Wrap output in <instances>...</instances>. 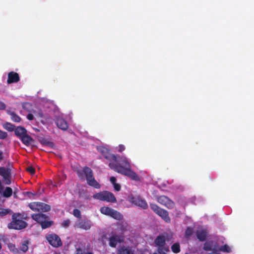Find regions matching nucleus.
Segmentation results:
<instances>
[{"label": "nucleus", "mask_w": 254, "mask_h": 254, "mask_svg": "<svg viewBox=\"0 0 254 254\" xmlns=\"http://www.w3.org/2000/svg\"><path fill=\"white\" fill-rule=\"evenodd\" d=\"M14 133L18 138L20 139L21 136H24L26 133H27V130L24 127L19 126L15 128Z\"/></svg>", "instance_id": "16"}, {"label": "nucleus", "mask_w": 254, "mask_h": 254, "mask_svg": "<svg viewBox=\"0 0 254 254\" xmlns=\"http://www.w3.org/2000/svg\"><path fill=\"white\" fill-rule=\"evenodd\" d=\"M46 239L49 243L54 247L58 248L62 246L60 237L56 234H49L46 235Z\"/></svg>", "instance_id": "6"}, {"label": "nucleus", "mask_w": 254, "mask_h": 254, "mask_svg": "<svg viewBox=\"0 0 254 254\" xmlns=\"http://www.w3.org/2000/svg\"><path fill=\"white\" fill-rule=\"evenodd\" d=\"M77 175L79 178L84 180L86 179L87 184L96 189H99L101 185L95 179L92 169L87 167H84L83 169L77 171Z\"/></svg>", "instance_id": "3"}, {"label": "nucleus", "mask_w": 254, "mask_h": 254, "mask_svg": "<svg viewBox=\"0 0 254 254\" xmlns=\"http://www.w3.org/2000/svg\"><path fill=\"white\" fill-rule=\"evenodd\" d=\"M125 146L123 144H120L118 147V151L120 152H122L125 150Z\"/></svg>", "instance_id": "39"}, {"label": "nucleus", "mask_w": 254, "mask_h": 254, "mask_svg": "<svg viewBox=\"0 0 254 254\" xmlns=\"http://www.w3.org/2000/svg\"><path fill=\"white\" fill-rule=\"evenodd\" d=\"M10 115L11 116V119L13 122L16 123H19L20 122L21 118L14 112H11Z\"/></svg>", "instance_id": "32"}, {"label": "nucleus", "mask_w": 254, "mask_h": 254, "mask_svg": "<svg viewBox=\"0 0 254 254\" xmlns=\"http://www.w3.org/2000/svg\"><path fill=\"white\" fill-rule=\"evenodd\" d=\"M74 254H84V251L80 247L77 248Z\"/></svg>", "instance_id": "38"}, {"label": "nucleus", "mask_w": 254, "mask_h": 254, "mask_svg": "<svg viewBox=\"0 0 254 254\" xmlns=\"http://www.w3.org/2000/svg\"><path fill=\"white\" fill-rule=\"evenodd\" d=\"M131 202L136 206H138L144 209L148 207V204L146 201L140 197H134L131 198Z\"/></svg>", "instance_id": "12"}, {"label": "nucleus", "mask_w": 254, "mask_h": 254, "mask_svg": "<svg viewBox=\"0 0 254 254\" xmlns=\"http://www.w3.org/2000/svg\"><path fill=\"white\" fill-rule=\"evenodd\" d=\"M7 137V133L0 129V139H4Z\"/></svg>", "instance_id": "36"}, {"label": "nucleus", "mask_w": 254, "mask_h": 254, "mask_svg": "<svg viewBox=\"0 0 254 254\" xmlns=\"http://www.w3.org/2000/svg\"><path fill=\"white\" fill-rule=\"evenodd\" d=\"M171 250L174 253H179L181 251L180 244L179 243L173 244L171 246Z\"/></svg>", "instance_id": "28"}, {"label": "nucleus", "mask_w": 254, "mask_h": 254, "mask_svg": "<svg viewBox=\"0 0 254 254\" xmlns=\"http://www.w3.org/2000/svg\"><path fill=\"white\" fill-rule=\"evenodd\" d=\"M110 217L117 220H121L123 218V216L122 214L115 209L113 210Z\"/></svg>", "instance_id": "23"}, {"label": "nucleus", "mask_w": 254, "mask_h": 254, "mask_svg": "<svg viewBox=\"0 0 254 254\" xmlns=\"http://www.w3.org/2000/svg\"><path fill=\"white\" fill-rule=\"evenodd\" d=\"M85 254H93L91 252H87Z\"/></svg>", "instance_id": "50"}, {"label": "nucleus", "mask_w": 254, "mask_h": 254, "mask_svg": "<svg viewBox=\"0 0 254 254\" xmlns=\"http://www.w3.org/2000/svg\"><path fill=\"white\" fill-rule=\"evenodd\" d=\"M54 254H60V253H58V252H55Z\"/></svg>", "instance_id": "51"}, {"label": "nucleus", "mask_w": 254, "mask_h": 254, "mask_svg": "<svg viewBox=\"0 0 254 254\" xmlns=\"http://www.w3.org/2000/svg\"><path fill=\"white\" fill-rule=\"evenodd\" d=\"M20 80L19 74L14 71H10L8 73L7 82L8 84L17 83Z\"/></svg>", "instance_id": "13"}, {"label": "nucleus", "mask_w": 254, "mask_h": 254, "mask_svg": "<svg viewBox=\"0 0 254 254\" xmlns=\"http://www.w3.org/2000/svg\"><path fill=\"white\" fill-rule=\"evenodd\" d=\"M110 182L113 185L115 184L116 182V178L115 177H111L110 179Z\"/></svg>", "instance_id": "46"}, {"label": "nucleus", "mask_w": 254, "mask_h": 254, "mask_svg": "<svg viewBox=\"0 0 254 254\" xmlns=\"http://www.w3.org/2000/svg\"><path fill=\"white\" fill-rule=\"evenodd\" d=\"M11 169L7 168L6 169L3 167H0V176L3 177L6 185H10V181Z\"/></svg>", "instance_id": "9"}, {"label": "nucleus", "mask_w": 254, "mask_h": 254, "mask_svg": "<svg viewBox=\"0 0 254 254\" xmlns=\"http://www.w3.org/2000/svg\"><path fill=\"white\" fill-rule=\"evenodd\" d=\"M103 156L105 159L109 160L110 162L117 163L118 162V158L117 156L109 152H107L104 154Z\"/></svg>", "instance_id": "20"}, {"label": "nucleus", "mask_w": 254, "mask_h": 254, "mask_svg": "<svg viewBox=\"0 0 254 254\" xmlns=\"http://www.w3.org/2000/svg\"><path fill=\"white\" fill-rule=\"evenodd\" d=\"M157 200L158 203L165 206L168 209H172L175 206V203L174 201L165 195L158 196Z\"/></svg>", "instance_id": "7"}, {"label": "nucleus", "mask_w": 254, "mask_h": 254, "mask_svg": "<svg viewBox=\"0 0 254 254\" xmlns=\"http://www.w3.org/2000/svg\"><path fill=\"white\" fill-rule=\"evenodd\" d=\"M125 237L122 235L113 234L109 239V246L112 248H116L118 243L124 242Z\"/></svg>", "instance_id": "8"}, {"label": "nucleus", "mask_w": 254, "mask_h": 254, "mask_svg": "<svg viewBox=\"0 0 254 254\" xmlns=\"http://www.w3.org/2000/svg\"><path fill=\"white\" fill-rule=\"evenodd\" d=\"M165 238L164 236L159 235L154 240V243L156 246L158 247V252L161 253L163 248L165 245Z\"/></svg>", "instance_id": "11"}, {"label": "nucleus", "mask_w": 254, "mask_h": 254, "mask_svg": "<svg viewBox=\"0 0 254 254\" xmlns=\"http://www.w3.org/2000/svg\"><path fill=\"white\" fill-rule=\"evenodd\" d=\"M3 159V152L1 150H0V161L2 160Z\"/></svg>", "instance_id": "47"}, {"label": "nucleus", "mask_w": 254, "mask_h": 254, "mask_svg": "<svg viewBox=\"0 0 254 254\" xmlns=\"http://www.w3.org/2000/svg\"><path fill=\"white\" fill-rule=\"evenodd\" d=\"M39 141L44 145L49 146H53L54 145V143L51 141L49 139L45 138V137H41L39 139Z\"/></svg>", "instance_id": "25"}, {"label": "nucleus", "mask_w": 254, "mask_h": 254, "mask_svg": "<svg viewBox=\"0 0 254 254\" xmlns=\"http://www.w3.org/2000/svg\"><path fill=\"white\" fill-rule=\"evenodd\" d=\"M70 223V221L69 220H68V219H67V220H64L63 222L62 225L64 227H68Z\"/></svg>", "instance_id": "42"}, {"label": "nucleus", "mask_w": 254, "mask_h": 254, "mask_svg": "<svg viewBox=\"0 0 254 254\" xmlns=\"http://www.w3.org/2000/svg\"><path fill=\"white\" fill-rule=\"evenodd\" d=\"M193 230L192 228L188 227L185 231V236L187 237H189L192 235V234H193Z\"/></svg>", "instance_id": "34"}, {"label": "nucleus", "mask_w": 254, "mask_h": 254, "mask_svg": "<svg viewBox=\"0 0 254 254\" xmlns=\"http://www.w3.org/2000/svg\"><path fill=\"white\" fill-rule=\"evenodd\" d=\"M56 124L59 128L63 130H66L68 128V125L67 123L63 118H57L56 121Z\"/></svg>", "instance_id": "15"}, {"label": "nucleus", "mask_w": 254, "mask_h": 254, "mask_svg": "<svg viewBox=\"0 0 254 254\" xmlns=\"http://www.w3.org/2000/svg\"><path fill=\"white\" fill-rule=\"evenodd\" d=\"M22 142L26 146H29L32 142L34 141V140L29 135L26 133L24 136L20 137Z\"/></svg>", "instance_id": "18"}, {"label": "nucleus", "mask_w": 254, "mask_h": 254, "mask_svg": "<svg viewBox=\"0 0 254 254\" xmlns=\"http://www.w3.org/2000/svg\"><path fill=\"white\" fill-rule=\"evenodd\" d=\"M1 145V143L0 142V145Z\"/></svg>", "instance_id": "54"}, {"label": "nucleus", "mask_w": 254, "mask_h": 254, "mask_svg": "<svg viewBox=\"0 0 254 254\" xmlns=\"http://www.w3.org/2000/svg\"><path fill=\"white\" fill-rule=\"evenodd\" d=\"M49 219H46L40 225L43 229H46L50 227L54 223L53 221H48Z\"/></svg>", "instance_id": "26"}, {"label": "nucleus", "mask_w": 254, "mask_h": 254, "mask_svg": "<svg viewBox=\"0 0 254 254\" xmlns=\"http://www.w3.org/2000/svg\"><path fill=\"white\" fill-rule=\"evenodd\" d=\"M197 238L200 242H203L206 240L207 232L204 230H197L196 232Z\"/></svg>", "instance_id": "19"}, {"label": "nucleus", "mask_w": 254, "mask_h": 254, "mask_svg": "<svg viewBox=\"0 0 254 254\" xmlns=\"http://www.w3.org/2000/svg\"><path fill=\"white\" fill-rule=\"evenodd\" d=\"M27 214L25 212L14 213L12 215V221L8 224L7 227L10 229L20 230L26 228L27 223L25 221L28 218Z\"/></svg>", "instance_id": "2"}, {"label": "nucleus", "mask_w": 254, "mask_h": 254, "mask_svg": "<svg viewBox=\"0 0 254 254\" xmlns=\"http://www.w3.org/2000/svg\"><path fill=\"white\" fill-rule=\"evenodd\" d=\"M217 254V253H215V252H213L212 253H209V254Z\"/></svg>", "instance_id": "49"}, {"label": "nucleus", "mask_w": 254, "mask_h": 254, "mask_svg": "<svg viewBox=\"0 0 254 254\" xmlns=\"http://www.w3.org/2000/svg\"><path fill=\"white\" fill-rule=\"evenodd\" d=\"M8 248L9 250L13 254H17L19 253V250L17 248L15 245L12 243H9L8 244Z\"/></svg>", "instance_id": "27"}, {"label": "nucleus", "mask_w": 254, "mask_h": 254, "mask_svg": "<svg viewBox=\"0 0 254 254\" xmlns=\"http://www.w3.org/2000/svg\"><path fill=\"white\" fill-rule=\"evenodd\" d=\"M1 243H0V250H1Z\"/></svg>", "instance_id": "52"}, {"label": "nucleus", "mask_w": 254, "mask_h": 254, "mask_svg": "<svg viewBox=\"0 0 254 254\" xmlns=\"http://www.w3.org/2000/svg\"><path fill=\"white\" fill-rule=\"evenodd\" d=\"M114 185V190L116 191H119L121 190V186L119 184L115 183Z\"/></svg>", "instance_id": "41"}, {"label": "nucleus", "mask_w": 254, "mask_h": 254, "mask_svg": "<svg viewBox=\"0 0 254 254\" xmlns=\"http://www.w3.org/2000/svg\"><path fill=\"white\" fill-rule=\"evenodd\" d=\"M150 206L151 209L157 215L162 218L165 222H170L171 219L169 216L168 212L160 207L157 204L150 203Z\"/></svg>", "instance_id": "5"}, {"label": "nucleus", "mask_w": 254, "mask_h": 254, "mask_svg": "<svg viewBox=\"0 0 254 254\" xmlns=\"http://www.w3.org/2000/svg\"><path fill=\"white\" fill-rule=\"evenodd\" d=\"M26 171L31 175H34L35 173V169L32 166H29L26 168Z\"/></svg>", "instance_id": "37"}, {"label": "nucleus", "mask_w": 254, "mask_h": 254, "mask_svg": "<svg viewBox=\"0 0 254 254\" xmlns=\"http://www.w3.org/2000/svg\"><path fill=\"white\" fill-rule=\"evenodd\" d=\"M30 241L29 240H24L22 241L19 248V253H25L28 250Z\"/></svg>", "instance_id": "17"}, {"label": "nucleus", "mask_w": 254, "mask_h": 254, "mask_svg": "<svg viewBox=\"0 0 254 254\" xmlns=\"http://www.w3.org/2000/svg\"><path fill=\"white\" fill-rule=\"evenodd\" d=\"M218 250L219 251L226 253L231 252V248L226 244L219 247Z\"/></svg>", "instance_id": "33"}, {"label": "nucleus", "mask_w": 254, "mask_h": 254, "mask_svg": "<svg viewBox=\"0 0 254 254\" xmlns=\"http://www.w3.org/2000/svg\"><path fill=\"white\" fill-rule=\"evenodd\" d=\"M30 104L28 103H24L23 105H22V107H23V109H25L26 108V106H28Z\"/></svg>", "instance_id": "48"}, {"label": "nucleus", "mask_w": 254, "mask_h": 254, "mask_svg": "<svg viewBox=\"0 0 254 254\" xmlns=\"http://www.w3.org/2000/svg\"><path fill=\"white\" fill-rule=\"evenodd\" d=\"M12 193V190L10 187H6L3 192V195L5 197H10Z\"/></svg>", "instance_id": "30"}, {"label": "nucleus", "mask_w": 254, "mask_h": 254, "mask_svg": "<svg viewBox=\"0 0 254 254\" xmlns=\"http://www.w3.org/2000/svg\"><path fill=\"white\" fill-rule=\"evenodd\" d=\"M124 251L127 254H132V252L131 250L129 248H125L124 249Z\"/></svg>", "instance_id": "44"}, {"label": "nucleus", "mask_w": 254, "mask_h": 254, "mask_svg": "<svg viewBox=\"0 0 254 254\" xmlns=\"http://www.w3.org/2000/svg\"><path fill=\"white\" fill-rule=\"evenodd\" d=\"M27 193H32L31 192H29V191H28L27 192Z\"/></svg>", "instance_id": "53"}, {"label": "nucleus", "mask_w": 254, "mask_h": 254, "mask_svg": "<svg viewBox=\"0 0 254 254\" xmlns=\"http://www.w3.org/2000/svg\"><path fill=\"white\" fill-rule=\"evenodd\" d=\"M93 197L94 199L112 203L117 202V199L114 194L108 191H103L96 193L93 195Z\"/></svg>", "instance_id": "4"}, {"label": "nucleus", "mask_w": 254, "mask_h": 254, "mask_svg": "<svg viewBox=\"0 0 254 254\" xmlns=\"http://www.w3.org/2000/svg\"><path fill=\"white\" fill-rule=\"evenodd\" d=\"M109 167L114 171L125 176L131 180L139 181L140 178L138 175L131 170V165L126 157H122L117 163L110 162Z\"/></svg>", "instance_id": "1"}, {"label": "nucleus", "mask_w": 254, "mask_h": 254, "mask_svg": "<svg viewBox=\"0 0 254 254\" xmlns=\"http://www.w3.org/2000/svg\"><path fill=\"white\" fill-rule=\"evenodd\" d=\"M40 202H32L29 204V208L34 211H39Z\"/></svg>", "instance_id": "24"}, {"label": "nucleus", "mask_w": 254, "mask_h": 254, "mask_svg": "<svg viewBox=\"0 0 254 254\" xmlns=\"http://www.w3.org/2000/svg\"><path fill=\"white\" fill-rule=\"evenodd\" d=\"M113 209L109 207L103 206L100 208V212L103 214L110 216Z\"/></svg>", "instance_id": "22"}, {"label": "nucleus", "mask_w": 254, "mask_h": 254, "mask_svg": "<svg viewBox=\"0 0 254 254\" xmlns=\"http://www.w3.org/2000/svg\"><path fill=\"white\" fill-rule=\"evenodd\" d=\"M51 210V206L44 202L40 203V206L38 212H48Z\"/></svg>", "instance_id": "21"}, {"label": "nucleus", "mask_w": 254, "mask_h": 254, "mask_svg": "<svg viewBox=\"0 0 254 254\" xmlns=\"http://www.w3.org/2000/svg\"><path fill=\"white\" fill-rule=\"evenodd\" d=\"M73 215L78 218H80L81 217V212L78 209H74L73 211Z\"/></svg>", "instance_id": "35"}, {"label": "nucleus", "mask_w": 254, "mask_h": 254, "mask_svg": "<svg viewBox=\"0 0 254 254\" xmlns=\"http://www.w3.org/2000/svg\"><path fill=\"white\" fill-rule=\"evenodd\" d=\"M12 212V211L8 208H0V216H4L8 214H11Z\"/></svg>", "instance_id": "31"}, {"label": "nucleus", "mask_w": 254, "mask_h": 254, "mask_svg": "<svg viewBox=\"0 0 254 254\" xmlns=\"http://www.w3.org/2000/svg\"><path fill=\"white\" fill-rule=\"evenodd\" d=\"M4 128L9 131H12L14 130L15 126L11 123H6L3 125Z\"/></svg>", "instance_id": "29"}, {"label": "nucleus", "mask_w": 254, "mask_h": 254, "mask_svg": "<svg viewBox=\"0 0 254 254\" xmlns=\"http://www.w3.org/2000/svg\"><path fill=\"white\" fill-rule=\"evenodd\" d=\"M31 218L40 224L46 219H49V217L48 215L43 213L33 214L31 215Z\"/></svg>", "instance_id": "14"}, {"label": "nucleus", "mask_w": 254, "mask_h": 254, "mask_svg": "<svg viewBox=\"0 0 254 254\" xmlns=\"http://www.w3.org/2000/svg\"><path fill=\"white\" fill-rule=\"evenodd\" d=\"M92 225L93 224L91 221L88 219L80 220L76 223V226L77 228L83 229L84 230H90Z\"/></svg>", "instance_id": "10"}, {"label": "nucleus", "mask_w": 254, "mask_h": 254, "mask_svg": "<svg viewBox=\"0 0 254 254\" xmlns=\"http://www.w3.org/2000/svg\"><path fill=\"white\" fill-rule=\"evenodd\" d=\"M6 105L0 101V110H4L6 109Z\"/></svg>", "instance_id": "43"}, {"label": "nucleus", "mask_w": 254, "mask_h": 254, "mask_svg": "<svg viewBox=\"0 0 254 254\" xmlns=\"http://www.w3.org/2000/svg\"><path fill=\"white\" fill-rule=\"evenodd\" d=\"M204 249L206 251H211L212 250L211 246L208 243H205L204 245Z\"/></svg>", "instance_id": "40"}, {"label": "nucleus", "mask_w": 254, "mask_h": 254, "mask_svg": "<svg viewBox=\"0 0 254 254\" xmlns=\"http://www.w3.org/2000/svg\"><path fill=\"white\" fill-rule=\"evenodd\" d=\"M27 118L30 121H32L34 119V116L32 114H28L27 115Z\"/></svg>", "instance_id": "45"}]
</instances>
